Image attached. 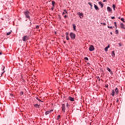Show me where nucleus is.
Instances as JSON below:
<instances>
[{
    "mask_svg": "<svg viewBox=\"0 0 125 125\" xmlns=\"http://www.w3.org/2000/svg\"><path fill=\"white\" fill-rule=\"evenodd\" d=\"M4 72H5V71H3V72L2 73V74H1V77H2V74H3V73H4Z\"/></svg>",
    "mask_w": 125,
    "mask_h": 125,
    "instance_id": "41",
    "label": "nucleus"
},
{
    "mask_svg": "<svg viewBox=\"0 0 125 125\" xmlns=\"http://www.w3.org/2000/svg\"><path fill=\"white\" fill-rule=\"evenodd\" d=\"M118 19H121V17H119L118 18Z\"/></svg>",
    "mask_w": 125,
    "mask_h": 125,
    "instance_id": "49",
    "label": "nucleus"
},
{
    "mask_svg": "<svg viewBox=\"0 0 125 125\" xmlns=\"http://www.w3.org/2000/svg\"><path fill=\"white\" fill-rule=\"evenodd\" d=\"M10 34H11V32H9L7 33V36H9V35H10Z\"/></svg>",
    "mask_w": 125,
    "mask_h": 125,
    "instance_id": "25",
    "label": "nucleus"
},
{
    "mask_svg": "<svg viewBox=\"0 0 125 125\" xmlns=\"http://www.w3.org/2000/svg\"><path fill=\"white\" fill-rule=\"evenodd\" d=\"M114 25H115L116 28H117V22H114Z\"/></svg>",
    "mask_w": 125,
    "mask_h": 125,
    "instance_id": "28",
    "label": "nucleus"
},
{
    "mask_svg": "<svg viewBox=\"0 0 125 125\" xmlns=\"http://www.w3.org/2000/svg\"><path fill=\"white\" fill-rule=\"evenodd\" d=\"M121 28H122L123 29H125V25L123 23H121Z\"/></svg>",
    "mask_w": 125,
    "mask_h": 125,
    "instance_id": "18",
    "label": "nucleus"
},
{
    "mask_svg": "<svg viewBox=\"0 0 125 125\" xmlns=\"http://www.w3.org/2000/svg\"><path fill=\"white\" fill-rule=\"evenodd\" d=\"M107 11H109V12L112 11V9L110 7H107Z\"/></svg>",
    "mask_w": 125,
    "mask_h": 125,
    "instance_id": "10",
    "label": "nucleus"
},
{
    "mask_svg": "<svg viewBox=\"0 0 125 125\" xmlns=\"http://www.w3.org/2000/svg\"><path fill=\"white\" fill-rule=\"evenodd\" d=\"M89 50V51H93V50H94V46L93 45H90Z\"/></svg>",
    "mask_w": 125,
    "mask_h": 125,
    "instance_id": "3",
    "label": "nucleus"
},
{
    "mask_svg": "<svg viewBox=\"0 0 125 125\" xmlns=\"http://www.w3.org/2000/svg\"><path fill=\"white\" fill-rule=\"evenodd\" d=\"M116 102L118 103V102H119V99H117Z\"/></svg>",
    "mask_w": 125,
    "mask_h": 125,
    "instance_id": "42",
    "label": "nucleus"
},
{
    "mask_svg": "<svg viewBox=\"0 0 125 125\" xmlns=\"http://www.w3.org/2000/svg\"><path fill=\"white\" fill-rule=\"evenodd\" d=\"M64 18H67V15H65L64 16Z\"/></svg>",
    "mask_w": 125,
    "mask_h": 125,
    "instance_id": "43",
    "label": "nucleus"
},
{
    "mask_svg": "<svg viewBox=\"0 0 125 125\" xmlns=\"http://www.w3.org/2000/svg\"><path fill=\"white\" fill-rule=\"evenodd\" d=\"M119 45L120 46H122V43H119Z\"/></svg>",
    "mask_w": 125,
    "mask_h": 125,
    "instance_id": "36",
    "label": "nucleus"
},
{
    "mask_svg": "<svg viewBox=\"0 0 125 125\" xmlns=\"http://www.w3.org/2000/svg\"><path fill=\"white\" fill-rule=\"evenodd\" d=\"M34 107H36V108H40V105H39L38 104H34Z\"/></svg>",
    "mask_w": 125,
    "mask_h": 125,
    "instance_id": "16",
    "label": "nucleus"
},
{
    "mask_svg": "<svg viewBox=\"0 0 125 125\" xmlns=\"http://www.w3.org/2000/svg\"><path fill=\"white\" fill-rule=\"evenodd\" d=\"M66 35H67V36H68V32H66Z\"/></svg>",
    "mask_w": 125,
    "mask_h": 125,
    "instance_id": "47",
    "label": "nucleus"
},
{
    "mask_svg": "<svg viewBox=\"0 0 125 125\" xmlns=\"http://www.w3.org/2000/svg\"><path fill=\"white\" fill-rule=\"evenodd\" d=\"M69 36L72 40H75V39H76V34L73 32H71L69 34Z\"/></svg>",
    "mask_w": 125,
    "mask_h": 125,
    "instance_id": "1",
    "label": "nucleus"
},
{
    "mask_svg": "<svg viewBox=\"0 0 125 125\" xmlns=\"http://www.w3.org/2000/svg\"><path fill=\"white\" fill-rule=\"evenodd\" d=\"M64 42V43H66V42Z\"/></svg>",
    "mask_w": 125,
    "mask_h": 125,
    "instance_id": "53",
    "label": "nucleus"
},
{
    "mask_svg": "<svg viewBox=\"0 0 125 125\" xmlns=\"http://www.w3.org/2000/svg\"><path fill=\"white\" fill-rule=\"evenodd\" d=\"M111 35H113V33L112 32H110Z\"/></svg>",
    "mask_w": 125,
    "mask_h": 125,
    "instance_id": "50",
    "label": "nucleus"
},
{
    "mask_svg": "<svg viewBox=\"0 0 125 125\" xmlns=\"http://www.w3.org/2000/svg\"><path fill=\"white\" fill-rule=\"evenodd\" d=\"M62 111H63V112H65V104H62Z\"/></svg>",
    "mask_w": 125,
    "mask_h": 125,
    "instance_id": "5",
    "label": "nucleus"
},
{
    "mask_svg": "<svg viewBox=\"0 0 125 125\" xmlns=\"http://www.w3.org/2000/svg\"><path fill=\"white\" fill-rule=\"evenodd\" d=\"M102 24H103V25H104V26H106V23H102Z\"/></svg>",
    "mask_w": 125,
    "mask_h": 125,
    "instance_id": "37",
    "label": "nucleus"
},
{
    "mask_svg": "<svg viewBox=\"0 0 125 125\" xmlns=\"http://www.w3.org/2000/svg\"><path fill=\"white\" fill-rule=\"evenodd\" d=\"M73 30L77 32V29H76V25H75V24H73Z\"/></svg>",
    "mask_w": 125,
    "mask_h": 125,
    "instance_id": "8",
    "label": "nucleus"
},
{
    "mask_svg": "<svg viewBox=\"0 0 125 125\" xmlns=\"http://www.w3.org/2000/svg\"><path fill=\"white\" fill-rule=\"evenodd\" d=\"M99 5H100L101 6V8H102L103 7V4L102 3V2L101 1H99L98 2Z\"/></svg>",
    "mask_w": 125,
    "mask_h": 125,
    "instance_id": "7",
    "label": "nucleus"
},
{
    "mask_svg": "<svg viewBox=\"0 0 125 125\" xmlns=\"http://www.w3.org/2000/svg\"><path fill=\"white\" fill-rule=\"evenodd\" d=\"M79 16L81 19H82L83 17V13H81Z\"/></svg>",
    "mask_w": 125,
    "mask_h": 125,
    "instance_id": "13",
    "label": "nucleus"
},
{
    "mask_svg": "<svg viewBox=\"0 0 125 125\" xmlns=\"http://www.w3.org/2000/svg\"><path fill=\"white\" fill-rule=\"evenodd\" d=\"M111 55L112 57H115V51H113L111 53Z\"/></svg>",
    "mask_w": 125,
    "mask_h": 125,
    "instance_id": "14",
    "label": "nucleus"
},
{
    "mask_svg": "<svg viewBox=\"0 0 125 125\" xmlns=\"http://www.w3.org/2000/svg\"><path fill=\"white\" fill-rule=\"evenodd\" d=\"M81 13H82L78 12V13H77V14H78V15H79V16H80Z\"/></svg>",
    "mask_w": 125,
    "mask_h": 125,
    "instance_id": "33",
    "label": "nucleus"
},
{
    "mask_svg": "<svg viewBox=\"0 0 125 125\" xmlns=\"http://www.w3.org/2000/svg\"><path fill=\"white\" fill-rule=\"evenodd\" d=\"M98 0H97V1H98Z\"/></svg>",
    "mask_w": 125,
    "mask_h": 125,
    "instance_id": "54",
    "label": "nucleus"
},
{
    "mask_svg": "<svg viewBox=\"0 0 125 125\" xmlns=\"http://www.w3.org/2000/svg\"><path fill=\"white\" fill-rule=\"evenodd\" d=\"M94 8H95V9H96V10H97V11H98V10H99V8L98 7V6H97V5H95V4H94Z\"/></svg>",
    "mask_w": 125,
    "mask_h": 125,
    "instance_id": "6",
    "label": "nucleus"
},
{
    "mask_svg": "<svg viewBox=\"0 0 125 125\" xmlns=\"http://www.w3.org/2000/svg\"><path fill=\"white\" fill-rule=\"evenodd\" d=\"M64 14H65V12H63L62 13V15H64Z\"/></svg>",
    "mask_w": 125,
    "mask_h": 125,
    "instance_id": "45",
    "label": "nucleus"
},
{
    "mask_svg": "<svg viewBox=\"0 0 125 125\" xmlns=\"http://www.w3.org/2000/svg\"><path fill=\"white\" fill-rule=\"evenodd\" d=\"M99 81H100V79H99Z\"/></svg>",
    "mask_w": 125,
    "mask_h": 125,
    "instance_id": "55",
    "label": "nucleus"
},
{
    "mask_svg": "<svg viewBox=\"0 0 125 125\" xmlns=\"http://www.w3.org/2000/svg\"><path fill=\"white\" fill-rule=\"evenodd\" d=\"M68 99L70 100V101H74V98H72V97H69Z\"/></svg>",
    "mask_w": 125,
    "mask_h": 125,
    "instance_id": "12",
    "label": "nucleus"
},
{
    "mask_svg": "<svg viewBox=\"0 0 125 125\" xmlns=\"http://www.w3.org/2000/svg\"><path fill=\"white\" fill-rule=\"evenodd\" d=\"M20 94L21 95H23V94H24V92H21Z\"/></svg>",
    "mask_w": 125,
    "mask_h": 125,
    "instance_id": "31",
    "label": "nucleus"
},
{
    "mask_svg": "<svg viewBox=\"0 0 125 125\" xmlns=\"http://www.w3.org/2000/svg\"><path fill=\"white\" fill-rule=\"evenodd\" d=\"M84 60H88V58H87V57H85V58H84Z\"/></svg>",
    "mask_w": 125,
    "mask_h": 125,
    "instance_id": "30",
    "label": "nucleus"
},
{
    "mask_svg": "<svg viewBox=\"0 0 125 125\" xmlns=\"http://www.w3.org/2000/svg\"><path fill=\"white\" fill-rule=\"evenodd\" d=\"M36 99H37V100H38L39 101H40L41 102H43L42 101H41V100H40V99L39 98V97H37V98H36Z\"/></svg>",
    "mask_w": 125,
    "mask_h": 125,
    "instance_id": "23",
    "label": "nucleus"
},
{
    "mask_svg": "<svg viewBox=\"0 0 125 125\" xmlns=\"http://www.w3.org/2000/svg\"><path fill=\"white\" fill-rule=\"evenodd\" d=\"M39 25L36 26V29H39Z\"/></svg>",
    "mask_w": 125,
    "mask_h": 125,
    "instance_id": "38",
    "label": "nucleus"
},
{
    "mask_svg": "<svg viewBox=\"0 0 125 125\" xmlns=\"http://www.w3.org/2000/svg\"><path fill=\"white\" fill-rule=\"evenodd\" d=\"M4 68H5V66H4Z\"/></svg>",
    "mask_w": 125,
    "mask_h": 125,
    "instance_id": "56",
    "label": "nucleus"
},
{
    "mask_svg": "<svg viewBox=\"0 0 125 125\" xmlns=\"http://www.w3.org/2000/svg\"><path fill=\"white\" fill-rule=\"evenodd\" d=\"M107 27L109 28V29H113V26H108Z\"/></svg>",
    "mask_w": 125,
    "mask_h": 125,
    "instance_id": "26",
    "label": "nucleus"
},
{
    "mask_svg": "<svg viewBox=\"0 0 125 125\" xmlns=\"http://www.w3.org/2000/svg\"><path fill=\"white\" fill-rule=\"evenodd\" d=\"M0 55H1V52H0Z\"/></svg>",
    "mask_w": 125,
    "mask_h": 125,
    "instance_id": "51",
    "label": "nucleus"
},
{
    "mask_svg": "<svg viewBox=\"0 0 125 125\" xmlns=\"http://www.w3.org/2000/svg\"><path fill=\"white\" fill-rule=\"evenodd\" d=\"M53 9H54V7H53H53H52V8H51V10H53Z\"/></svg>",
    "mask_w": 125,
    "mask_h": 125,
    "instance_id": "35",
    "label": "nucleus"
},
{
    "mask_svg": "<svg viewBox=\"0 0 125 125\" xmlns=\"http://www.w3.org/2000/svg\"><path fill=\"white\" fill-rule=\"evenodd\" d=\"M106 87H108V86H106Z\"/></svg>",
    "mask_w": 125,
    "mask_h": 125,
    "instance_id": "57",
    "label": "nucleus"
},
{
    "mask_svg": "<svg viewBox=\"0 0 125 125\" xmlns=\"http://www.w3.org/2000/svg\"><path fill=\"white\" fill-rule=\"evenodd\" d=\"M115 32H116V34H119V30H116L115 31Z\"/></svg>",
    "mask_w": 125,
    "mask_h": 125,
    "instance_id": "29",
    "label": "nucleus"
},
{
    "mask_svg": "<svg viewBox=\"0 0 125 125\" xmlns=\"http://www.w3.org/2000/svg\"><path fill=\"white\" fill-rule=\"evenodd\" d=\"M65 13H66V14H68V12H67V11H65Z\"/></svg>",
    "mask_w": 125,
    "mask_h": 125,
    "instance_id": "44",
    "label": "nucleus"
},
{
    "mask_svg": "<svg viewBox=\"0 0 125 125\" xmlns=\"http://www.w3.org/2000/svg\"><path fill=\"white\" fill-rule=\"evenodd\" d=\"M49 113H50V111H46L45 112V115H48V114H49Z\"/></svg>",
    "mask_w": 125,
    "mask_h": 125,
    "instance_id": "20",
    "label": "nucleus"
},
{
    "mask_svg": "<svg viewBox=\"0 0 125 125\" xmlns=\"http://www.w3.org/2000/svg\"><path fill=\"white\" fill-rule=\"evenodd\" d=\"M110 47V46L108 45L104 48V51H108V48Z\"/></svg>",
    "mask_w": 125,
    "mask_h": 125,
    "instance_id": "11",
    "label": "nucleus"
},
{
    "mask_svg": "<svg viewBox=\"0 0 125 125\" xmlns=\"http://www.w3.org/2000/svg\"><path fill=\"white\" fill-rule=\"evenodd\" d=\"M111 94L112 96H114L115 95V91L114 90H112Z\"/></svg>",
    "mask_w": 125,
    "mask_h": 125,
    "instance_id": "19",
    "label": "nucleus"
},
{
    "mask_svg": "<svg viewBox=\"0 0 125 125\" xmlns=\"http://www.w3.org/2000/svg\"><path fill=\"white\" fill-rule=\"evenodd\" d=\"M52 4L53 7H55V1H52Z\"/></svg>",
    "mask_w": 125,
    "mask_h": 125,
    "instance_id": "17",
    "label": "nucleus"
},
{
    "mask_svg": "<svg viewBox=\"0 0 125 125\" xmlns=\"http://www.w3.org/2000/svg\"><path fill=\"white\" fill-rule=\"evenodd\" d=\"M53 111V109H51V110H50V111H49V112H50V113H51V112H52Z\"/></svg>",
    "mask_w": 125,
    "mask_h": 125,
    "instance_id": "40",
    "label": "nucleus"
},
{
    "mask_svg": "<svg viewBox=\"0 0 125 125\" xmlns=\"http://www.w3.org/2000/svg\"><path fill=\"white\" fill-rule=\"evenodd\" d=\"M121 21H123V22H125V19L122 18L121 19Z\"/></svg>",
    "mask_w": 125,
    "mask_h": 125,
    "instance_id": "27",
    "label": "nucleus"
},
{
    "mask_svg": "<svg viewBox=\"0 0 125 125\" xmlns=\"http://www.w3.org/2000/svg\"><path fill=\"white\" fill-rule=\"evenodd\" d=\"M111 19H115V17H111Z\"/></svg>",
    "mask_w": 125,
    "mask_h": 125,
    "instance_id": "39",
    "label": "nucleus"
},
{
    "mask_svg": "<svg viewBox=\"0 0 125 125\" xmlns=\"http://www.w3.org/2000/svg\"><path fill=\"white\" fill-rule=\"evenodd\" d=\"M28 39H29V37L25 36L22 38V41L23 42H26V41H27Z\"/></svg>",
    "mask_w": 125,
    "mask_h": 125,
    "instance_id": "4",
    "label": "nucleus"
},
{
    "mask_svg": "<svg viewBox=\"0 0 125 125\" xmlns=\"http://www.w3.org/2000/svg\"><path fill=\"white\" fill-rule=\"evenodd\" d=\"M63 11H65V12H66V10H64Z\"/></svg>",
    "mask_w": 125,
    "mask_h": 125,
    "instance_id": "52",
    "label": "nucleus"
},
{
    "mask_svg": "<svg viewBox=\"0 0 125 125\" xmlns=\"http://www.w3.org/2000/svg\"><path fill=\"white\" fill-rule=\"evenodd\" d=\"M66 39L67 40V41H69V40H70V38H69V36H66Z\"/></svg>",
    "mask_w": 125,
    "mask_h": 125,
    "instance_id": "22",
    "label": "nucleus"
},
{
    "mask_svg": "<svg viewBox=\"0 0 125 125\" xmlns=\"http://www.w3.org/2000/svg\"><path fill=\"white\" fill-rule=\"evenodd\" d=\"M115 91L116 94H118V93H119V89H118V88H116L115 89Z\"/></svg>",
    "mask_w": 125,
    "mask_h": 125,
    "instance_id": "15",
    "label": "nucleus"
},
{
    "mask_svg": "<svg viewBox=\"0 0 125 125\" xmlns=\"http://www.w3.org/2000/svg\"><path fill=\"white\" fill-rule=\"evenodd\" d=\"M88 4H89V5H90V6H92V4H91V3H88Z\"/></svg>",
    "mask_w": 125,
    "mask_h": 125,
    "instance_id": "32",
    "label": "nucleus"
},
{
    "mask_svg": "<svg viewBox=\"0 0 125 125\" xmlns=\"http://www.w3.org/2000/svg\"><path fill=\"white\" fill-rule=\"evenodd\" d=\"M30 15V12L29 11H26L25 13V15L26 17V18H28V19H30V16H29Z\"/></svg>",
    "mask_w": 125,
    "mask_h": 125,
    "instance_id": "2",
    "label": "nucleus"
},
{
    "mask_svg": "<svg viewBox=\"0 0 125 125\" xmlns=\"http://www.w3.org/2000/svg\"><path fill=\"white\" fill-rule=\"evenodd\" d=\"M106 69L107 70V71H108V72H110L111 74H113V72L111 71V69H110L109 67H107Z\"/></svg>",
    "mask_w": 125,
    "mask_h": 125,
    "instance_id": "9",
    "label": "nucleus"
},
{
    "mask_svg": "<svg viewBox=\"0 0 125 125\" xmlns=\"http://www.w3.org/2000/svg\"><path fill=\"white\" fill-rule=\"evenodd\" d=\"M105 1H106V0H103V2H105Z\"/></svg>",
    "mask_w": 125,
    "mask_h": 125,
    "instance_id": "48",
    "label": "nucleus"
},
{
    "mask_svg": "<svg viewBox=\"0 0 125 125\" xmlns=\"http://www.w3.org/2000/svg\"><path fill=\"white\" fill-rule=\"evenodd\" d=\"M31 25H32V23L31 22H30V23L28 24V26H31Z\"/></svg>",
    "mask_w": 125,
    "mask_h": 125,
    "instance_id": "34",
    "label": "nucleus"
},
{
    "mask_svg": "<svg viewBox=\"0 0 125 125\" xmlns=\"http://www.w3.org/2000/svg\"><path fill=\"white\" fill-rule=\"evenodd\" d=\"M112 7H113V9H114V10H115V8H116V5H115V4H113Z\"/></svg>",
    "mask_w": 125,
    "mask_h": 125,
    "instance_id": "21",
    "label": "nucleus"
},
{
    "mask_svg": "<svg viewBox=\"0 0 125 125\" xmlns=\"http://www.w3.org/2000/svg\"><path fill=\"white\" fill-rule=\"evenodd\" d=\"M60 115H58V117H57V120H58V121H59V119H60Z\"/></svg>",
    "mask_w": 125,
    "mask_h": 125,
    "instance_id": "24",
    "label": "nucleus"
},
{
    "mask_svg": "<svg viewBox=\"0 0 125 125\" xmlns=\"http://www.w3.org/2000/svg\"><path fill=\"white\" fill-rule=\"evenodd\" d=\"M87 65H90V63L89 62H87Z\"/></svg>",
    "mask_w": 125,
    "mask_h": 125,
    "instance_id": "46",
    "label": "nucleus"
}]
</instances>
